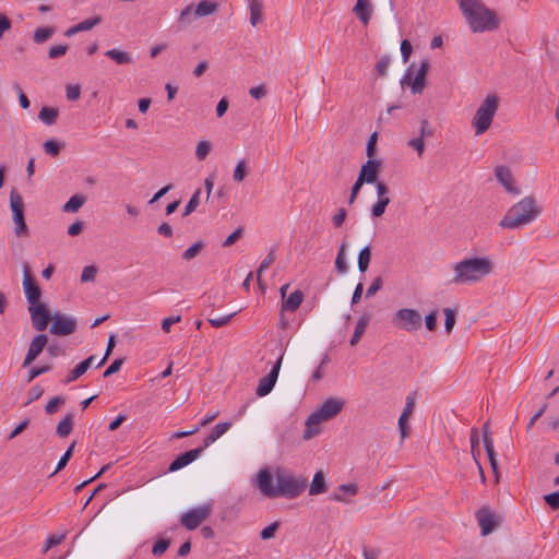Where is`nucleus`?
Listing matches in <instances>:
<instances>
[{
	"label": "nucleus",
	"mask_w": 559,
	"mask_h": 559,
	"mask_svg": "<svg viewBox=\"0 0 559 559\" xmlns=\"http://www.w3.org/2000/svg\"><path fill=\"white\" fill-rule=\"evenodd\" d=\"M381 168V162L369 158L360 168L357 180L359 183H374Z\"/></svg>",
	"instance_id": "nucleus-16"
},
{
	"label": "nucleus",
	"mask_w": 559,
	"mask_h": 559,
	"mask_svg": "<svg viewBox=\"0 0 559 559\" xmlns=\"http://www.w3.org/2000/svg\"><path fill=\"white\" fill-rule=\"evenodd\" d=\"M204 248L203 241H197L191 245L187 250L182 253V259L186 261H191L194 259Z\"/></svg>",
	"instance_id": "nucleus-37"
},
{
	"label": "nucleus",
	"mask_w": 559,
	"mask_h": 559,
	"mask_svg": "<svg viewBox=\"0 0 559 559\" xmlns=\"http://www.w3.org/2000/svg\"><path fill=\"white\" fill-rule=\"evenodd\" d=\"M66 402L63 396H55L52 397L45 406V412L48 415L55 414L60 405H63Z\"/></svg>",
	"instance_id": "nucleus-44"
},
{
	"label": "nucleus",
	"mask_w": 559,
	"mask_h": 559,
	"mask_svg": "<svg viewBox=\"0 0 559 559\" xmlns=\"http://www.w3.org/2000/svg\"><path fill=\"white\" fill-rule=\"evenodd\" d=\"M392 322L408 332L416 331L421 326V316L415 309L402 308L394 313Z\"/></svg>",
	"instance_id": "nucleus-10"
},
{
	"label": "nucleus",
	"mask_w": 559,
	"mask_h": 559,
	"mask_svg": "<svg viewBox=\"0 0 559 559\" xmlns=\"http://www.w3.org/2000/svg\"><path fill=\"white\" fill-rule=\"evenodd\" d=\"M540 212L542 210L536 204L535 199L533 197H525L509 209L499 225L502 228H519L532 223Z\"/></svg>",
	"instance_id": "nucleus-4"
},
{
	"label": "nucleus",
	"mask_w": 559,
	"mask_h": 559,
	"mask_svg": "<svg viewBox=\"0 0 559 559\" xmlns=\"http://www.w3.org/2000/svg\"><path fill=\"white\" fill-rule=\"evenodd\" d=\"M246 175H247L246 160L242 159L236 165V168L233 174V179L237 182H241V181H243Z\"/></svg>",
	"instance_id": "nucleus-49"
},
{
	"label": "nucleus",
	"mask_w": 559,
	"mask_h": 559,
	"mask_svg": "<svg viewBox=\"0 0 559 559\" xmlns=\"http://www.w3.org/2000/svg\"><path fill=\"white\" fill-rule=\"evenodd\" d=\"M378 140L377 132H373L367 142L366 153L369 158H373L376 152V144Z\"/></svg>",
	"instance_id": "nucleus-61"
},
{
	"label": "nucleus",
	"mask_w": 559,
	"mask_h": 559,
	"mask_svg": "<svg viewBox=\"0 0 559 559\" xmlns=\"http://www.w3.org/2000/svg\"><path fill=\"white\" fill-rule=\"evenodd\" d=\"M97 274V267L95 265H87L83 269L81 274V282H94Z\"/></svg>",
	"instance_id": "nucleus-51"
},
{
	"label": "nucleus",
	"mask_w": 559,
	"mask_h": 559,
	"mask_svg": "<svg viewBox=\"0 0 559 559\" xmlns=\"http://www.w3.org/2000/svg\"><path fill=\"white\" fill-rule=\"evenodd\" d=\"M95 359V356L91 355L83 361H81L79 365H76L69 374L62 380L63 384H69L78 380L80 377H82L88 368L92 366V360Z\"/></svg>",
	"instance_id": "nucleus-20"
},
{
	"label": "nucleus",
	"mask_w": 559,
	"mask_h": 559,
	"mask_svg": "<svg viewBox=\"0 0 559 559\" xmlns=\"http://www.w3.org/2000/svg\"><path fill=\"white\" fill-rule=\"evenodd\" d=\"M346 253V243L343 242L338 249L336 259H335V269L340 274H344L347 272L348 266L345 259Z\"/></svg>",
	"instance_id": "nucleus-35"
},
{
	"label": "nucleus",
	"mask_w": 559,
	"mask_h": 559,
	"mask_svg": "<svg viewBox=\"0 0 559 559\" xmlns=\"http://www.w3.org/2000/svg\"><path fill=\"white\" fill-rule=\"evenodd\" d=\"M105 56L109 59L116 61L118 64H129L132 63V58L129 52L121 51L118 49H109L105 52Z\"/></svg>",
	"instance_id": "nucleus-31"
},
{
	"label": "nucleus",
	"mask_w": 559,
	"mask_h": 559,
	"mask_svg": "<svg viewBox=\"0 0 559 559\" xmlns=\"http://www.w3.org/2000/svg\"><path fill=\"white\" fill-rule=\"evenodd\" d=\"M10 207L12 211V219L14 222V234L16 237L28 236V227L24 218V202L22 197L15 189L10 192Z\"/></svg>",
	"instance_id": "nucleus-9"
},
{
	"label": "nucleus",
	"mask_w": 559,
	"mask_h": 559,
	"mask_svg": "<svg viewBox=\"0 0 559 559\" xmlns=\"http://www.w3.org/2000/svg\"><path fill=\"white\" fill-rule=\"evenodd\" d=\"M481 432H483V442H484L485 450H490V448L493 447V441H492V438H491L490 421L489 420H487L483 425Z\"/></svg>",
	"instance_id": "nucleus-43"
},
{
	"label": "nucleus",
	"mask_w": 559,
	"mask_h": 559,
	"mask_svg": "<svg viewBox=\"0 0 559 559\" xmlns=\"http://www.w3.org/2000/svg\"><path fill=\"white\" fill-rule=\"evenodd\" d=\"M408 418H409V416H404L403 414H401V416L399 418V429L401 432L402 441L405 440L409 435V428L407 426Z\"/></svg>",
	"instance_id": "nucleus-58"
},
{
	"label": "nucleus",
	"mask_w": 559,
	"mask_h": 559,
	"mask_svg": "<svg viewBox=\"0 0 559 559\" xmlns=\"http://www.w3.org/2000/svg\"><path fill=\"white\" fill-rule=\"evenodd\" d=\"M445 320H444V328L448 333H451L453 326L455 325V311L451 308H444L443 309Z\"/></svg>",
	"instance_id": "nucleus-47"
},
{
	"label": "nucleus",
	"mask_w": 559,
	"mask_h": 559,
	"mask_svg": "<svg viewBox=\"0 0 559 559\" xmlns=\"http://www.w3.org/2000/svg\"><path fill=\"white\" fill-rule=\"evenodd\" d=\"M28 312L31 314L32 324L36 331L43 332L46 330L50 320H52V316L50 311L44 302L28 306Z\"/></svg>",
	"instance_id": "nucleus-14"
},
{
	"label": "nucleus",
	"mask_w": 559,
	"mask_h": 559,
	"mask_svg": "<svg viewBox=\"0 0 559 559\" xmlns=\"http://www.w3.org/2000/svg\"><path fill=\"white\" fill-rule=\"evenodd\" d=\"M200 194H201V189H198L192 194L190 201L188 202V204L186 205V207L183 210V213H182L183 217L190 215L199 206V204H200Z\"/></svg>",
	"instance_id": "nucleus-40"
},
{
	"label": "nucleus",
	"mask_w": 559,
	"mask_h": 559,
	"mask_svg": "<svg viewBox=\"0 0 559 559\" xmlns=\"http://www.w3.org/2000/svg\"><path fill=\"white\" fill-rule=\"evenodd\" d=\"M345 406V402L337 397L326 399L320 407L311 413L306 419L304 439L309 440L320 432L318 426L337 416Z\"/></svg>",
	"instance_id": "nucleus-5"
},
{
	"label": "nucleus",
	"mask_w": 559,
	"mask_h": 559,
	"mask_svg": "<svg viewBox=\"0 0 559 559\" xmlns=\"http://www.w3.org/2000/svg\"><path fill=\"white\" fill-rule=\"evenodd\" d=\"M452 284H475L488 276L493 269L491 260L487 257L464 258L453 264Z\"/></svg>",
	"instance_id": "nucleus-2"
},
{
	"label": "nucleus",
	"mask_w": 559,
	"mask_h": 559,
	"mask_svg": "<svg viewBox=\"0 0 559 559\" xmlns=\"http://www.w3.org/2000/svg\"><path fill=\"white\" fill-rule=\"evenodd\" d=\"M498 107L499 97L496 94L487 95L472 120L476 135L485 133L490 128Z\"/></svg>",
	"instance_id": "nucleus-6"
},
{
	"label": "nucleus",
	"mask_w": 559,
	"mask_h": 559,
	"mask_svg": "<svg viewBox=\"0 0 559 559\" xmlns=\"http://www.w3.org/2000/svg\"><path fill=\"white\" fill-rule=\"evenodd\" d=\"M275 250L272 249L267 255L265 257V259L261 262L260 266L258 267L257 270V276H258V284L259 286L263 289L264 286H263V283L261 281V274L266 270L269 269V266L275 261Z\"/></svg>",
	"instance_id": "nucleus-34"
},
{
	"label": "nucleus",
	"mask_w": 559,
	"mask_h": 559,
	"mask_svg": "<svg viewBox=\"0 0 559 559\" xmlns=\"http://www.w3.org/2000/svg\"><path fill=\"white\" fill-rule=\"evenodd\" d=\"M68 45H56L49 48L48 58L57 59L64 56L68 51Z\"/></svg>",
	"instance_id": "nucleus-54"
},
{
	"label": "nucleus",
	"mask_w": 559,
	"mask_h": 559,
	"mask_svg": "<svg viewBox=\"0 0 559 559\" xmlns=\"http://www.w3.org/2000/svg\"><path fill=\"white\" fill-rule=\"evenodd\" d=\"M78 322L74 318L55 313L52 316V323L50 325V333L58 336H68L75 332Z\"/></svg>",
	"instance_id": "nucleus-12"
},
{
	"label": "nucleus",
	"mask_w": 559,
	"mask_h": 559,
	"mask_svg": "<svg viewBox=\"0 0 559 559\" xmlns=\"http://www.w3.org/2000/svg\"><path fill=\"white\" fill-rule=\"evenodd\" d=\"M74 447H75V441H73L70 444V447L67 449V451L62 454V456L60 457V460L57 464L56 469L50 474V476H53L55 474H57L58 472H60L61 469H63L67 466L68 462L72 457Z\"/></svg>",
	"instance_id": "nucleus-36"
},
{
	"label": "nucleus",
	"mask_w": 559,
	"mask_h": 559,
	"mask_svg": "<svg viewBox=\"0 0 559 559\" xmlns=\"http://www.w3.org/2000/svg\"><path fill=\"white\" fill-rule=\"evenodd\" d=\"M462 14L474 33H483L498 28L499 21L495 12L480 0H457Z\"/></svg>",
	"instance_id": "nucleus-3"
},
{
	"label": "nucleus",
	"mask_w": 559,
	"mask_h": 559,
	"mask_svg": "<svg viewBox=\"0 0 559 559\" xmlns=\"http://www.w3.org/2000/svg\"><path fill=\"white\" fill-rule=\"evenodd\" d=\"M102 21H103L102 16L100 15H96V16L86 19V20L78 23L76 25H78L79 31L81 33V32H86V31L92 29L93 27H95L98 24H100Z\"/></svg>",
	"instance_id": "nucleus-39"
},
{
	"label": "nucleus",
	"mask_w": 559,
	"mask_h": 559,
	"mask_svg": "<svg viewBox=\"0 0 559 559\" xmlns=\"http://www.w3.org/2000/svg\"><path fill=\"white\" fill-rule=\"evenodd\" d=\"M407 145L414 150H416L418 156H421L424 151H425V143H424V139L421 138H414V139H411L408 142H407Z\"/></svg>",
	"instance_id": "nucleus-60"
},
{
	"label": "nucleus",
	"mask_w": 559,
	"mask_h": 559,
	"mask_svg": "<svg viewBox=\"0 0 559 559\" xmlns=\"http://www.w3.org/2000/svg\"><path fill=\"white\" fill-rule=\"evenodd\" d=\"M326 484L324 473L322 471H318L309 487V495L316 496L326 491Z\"/></svg>",
	"instance_id": "nucleus-26"
},
{
	"label": "nucleus",
	"mask_w": 559,
	"mask_h": 559,
	"mask_svg": "<svg viewBox=\"0 0 559 559\" xmlns=\"http://www.w3.org/2000/svg\"><path fill=\"white\" fill-rule=\"evenodd\" d=\"M66 538V534H60V535H50L47 539H46V546H45V549L44 551H47L48 549H50L51 547H55L57 545H59L63 539Z\"/></svg>",
	"instance_id": "nucleus-64"
},
{
	"label": "nucleus",
	"mask_w": 559,
	"mask_h": 559,
	"mask_svg": "<svg viewBox=\"0 0 559 559\" xmlns=\"http://www.w3.org/2000/svg\"><path fill=\"white\" fill-rule=\"evenodd\" d=\"M545 503L552 510H559V490L543 497Z\"/></svg>",
	"instance_id": "nucleus-53"
},
{
	"label": "nucleus",
	"mask_w": 559,
	"mask_h": 559,
	"mask_svg": "<svg viewBox=\"0 0 559 559\" xmlns=\"http://www.w3.org/2000/svg\"><path fill=\"white\" fill-rule=\"evenodd\" d=\"M219 5L213 0H202L198 4H188L179 14L178 23L180 28L192 24L197 19L206 17L218 12Z\"/></svg>",
	"instance_id": "nucleus-7"
},
{
	"label": "nucleus",
	"mask_w": 559,
	"mask_h": 559,
	"mask_svg": "<svg viewBox=\"0 0 559 559\" xmlns=\"http://www.w3.org/2000/svg\"><path fill=\"white\" fill-rule=\"evenodd\" d=\"M235 314L236 312L219 318H209L207 321L213 328H222L226 325Z\"/></svg>",
	"instance_id": "nucleus-55"
},
{
	"label": "nucleus",
	"mask_w": 559,
	"mask_h": 559,
	"mask_svg": "<svg viewBox=\"0 0 559 559\" xmlns=\"http://www.w3.org/2000/svg\"><path fill=\"white\" fill-rule=\"evenodd\" d=\"M250 24L254 27L262 19L263 4L261 0H250Z\"/></svg>",
	"instance_id": "nucleus-28"
},
{
	"label": "nucleus",
	"mask_w": 559,
	"mask_h": 559,
	"mask_svg": "<svg viewBox=\"0 0 559 559\" xmlns=\"http://www.w3.org/2000/svg\"><path fill=\"white\" fill-rule=\"evenodd\" d=\"M383 285V281H382V277L381 276H378L376 277L371 285L368 287L367 292H366V297H372L374 296L382 287Z\"/></svg>",
	"instance_id": "nucleus-57"
},
{
	"label": "nucleus",
	"mask_w": 559,
	"mask_h": 559,
	"mask_svg": "<svg viewBox=\"0 0 559 559\" xmlns=\"http://www.w3.org/2000/svg\"><path fill=\"white\" fill-rule=\"evenodd\" d=\"M390 61H391L390 56L385 55V56H382L376 63V71L380 76L386 75L388 69L390 66Z\"/></svg>",
	"instance_id": "nucleus-46"
},
{
	"label": "nucleus",
	"mask_w": 559,
	"mask_h": 559,
	"mask_svg": "<svg viewBox=\"0 0 559 559\" xmlns=\"http://www.w3.org/2000/svg\"><path fill=\"white\" fill-rule=\"evenodd\" d=\"M44 394V389L40 385H34L28 391V401L25 405L31 404L32 402L38 400Z\"/></svg>",
	"instance_id": "nucleus-63"
},
{
	"label": "nucleus",
	"mask_w": 559,
	"mask_h": 559,
	"mask_svg": "<svg viewBox=\"0 0 559 559\" xmlns=\"http://www.w3.org/2000/svg\"><path fill=\"white\" fill-rule=\"evenodd\" d=\"M369 321H370L369 314H364L362 317L359 318V320L356 323L355 331L349 341V344L352 346H356L359 343L361 336L364 335V333L369 324Z\"/></svg>",
	"instance_id": "nucleus-25"
},
{
	"label": "nucleus",
	"mask_w": 559,
	"mask_h": 559,
	"mask_svg": "<svg viewBox=\"0 0 559 559\" xmlns=\"http://www.w3.org/2000/svg\"><path fill=\"white\" fill-rule=\"evenodd\" d=\"M55 34L53 26L38 27L33 34V40L36 44H43Z\"/></svg>",
	"instance_id": "nucleus-33"
},
{
	"label": "nucleus",
	"mask_w": 559,
	"mask_h": 559,
	"mask_svg": "<svg viewBox=\"0 0 559 559\" xmlns=\"http://www.w3.org/2000/svg\"><path fill=\"white\" fill-rule=\"evenodd\" d=\"M282 360L283 356H280L271 371L260 379L255 391L258 396H265L272 391L280 373Z\"/></svg>",
	"instance_id": "nucleus-15"
},
{
	"label": "nucleus",
	"mask_w": 559,
	"mask_h": 559,
	"mask_svg": "<svg viewBox=\"0 0 559 559\" xmlns=\"http://www.w3.org/2000/svg\"><path fill=\"white\" fill-rule=\"evenodd\" d=\"M86 198L82 194L72 195L62 207L66 213H76L85 203Z\"/></svg>",
	"instance_id": "nucleus-30"
},
{
	"label": "nucleus",
	"mask_w": 559,
	"mask_h": 559,
	"mask_svg": "<svg viewBox=\"0 0 559 559\" xmlns=\"http://www.w3.org/2000/svg\"><path fill=\"white\" fill-rule=\"evenodd\" d=\"M59 110L55 107H43L38 114V119L47 126L56 123Z\"/></svg>",
	"instance_id": "nucleus-29"
},
{
	"label": "nucleus",
	"mask_w": 559,
	"mask_h": 559,
	"mask_svg": "<svg viewBox=\"0 0 559 559\" xmlns=\"http://www.w3.org/2000/svg\"><path fill=\"white\" fill-rule=\"evenodd\" d=\"M353 12L364 25H367L372 14V4L370 0H357Z\"/></svg>",
	"instance_id": "nucleus-22"
},
{
	"label": "nucleus",
	"mask_w": 559,
	"mask_h": 559,
	"mask_svg": "<svg viewBox=\"0 0 559 559\" xmlns=\"http://www.w3.org/2000/svg\"><path fill=\"white\" fill-rule=\"evenodd\" d=\"M204 451V447H199L193 450L187 451L177 456L169 465V472H176L195 461Z\"/></svg>",
	"instance_id": "nucleus-19"
},
{
	"label": "nucleus",
	"mask_w": 559,
	"mask_h": 559,
	"mask_svg": "<svg viewBox=\"0 0 559 559\" xmlns=\"http://www.w3.org/2000/svg\"><path fill=\"white\" fill-rule=\"evenodd\" d=\"M483 536L493 532L502 522V518L492 512L488 507H481L475 514Z\"/></svg>",
	"instance_id": "nucleus-11"
},
{
	"label": "nucleus",
	"mask_w": 559,
	"mask_h": 559,
	"mask_svg": "<svg viewBox=\"0 0 559 559\" xmlns=\"http://www.w3.org/2000/svg\"><path fill=\"white\" fill-rule=\"evenodd\" d=\"M304 300V293L299 289L293 292L286 299L282 302V310L284 311H296L300 304Z\"/></svg>",
	"instance_id": "nucleus-24"
},
{
	"label": "nucleus",
	"mask_w": 559,
	"mask_h": 559,
	"mask_svg": "<svg viewBox=\"0 0 559 559\" xmlns=\"http://www.w3.org/2000/svg\"><path fill=\"white\" fill-rule=\"evenodd\" d=\"M123 365V358H117L115 359L108 367L107 369L105 370L103 377L104 378H108L110 376H112L114 373H117L120 368L122 367Z\"/></svg>",
	"instance_id": "nucleus-56"
},
{
	"label": "nucleus",
	"mask_w": 559,
	"mask_h": 559,
	"mask_svg": "<svg viewBox=\"0 0 559 559\" xmlns=\"http://www.w3.org/2000/svg\"><path fill=\"white\" fill-rule=\"evenodd\" d=\"M213 501H207L188 510L180 516V524L188 531L198 528L213 512Z\"/></svg>",
	"instance_id": "nucleus-8"
},
{
	"label": "nucleus",
	"mask_w": 559,
	"mask_h": 559,
	"mask_svg": "<svg viewBox=\"0 0 559 559\" xmlns=\"http://www.w3.org/2000/svg\"><path fill=\"white\" fill-rule=\"evenodd\" d=\"M429 61L427 59H424L420 61L419 69L417 71V74L412 83V92L414 94H420L425 87V79L427 75V72L429 70Z\"/></svg>",
	"instance_id": "nucleus-21"
},
{
	"label": "nucleus",
	"mask_w": 559,
	"mask_h": 559,
	"mask_svg": "<svg viewBox=\"0 0 559 559\" xmlns=\"http://www.w3.org/2000/svg\"><path fill=\"white\" fill-rule=\"evenodd\" d=\"M231 427L230 421L219 423L213 427L211 432L204 438L203 445L204 449L214 443L217 439H219L229 428Z\"/></svg>",
	"instance_id": "nucleus-23"
},
{
	"label": "nucleus",
	"mask_w": 559,
	"mask_h": 559,
	"mask_svg": "<svg viewBox=\"0 0 559 559\" xmlns=\"http://www.w3.org/2000/svg\"><path fill=\"white\" fill-rule=\"evenodd\" d=\"M390 199H378V201L371 207V214L373 217H380L384 214L386 206L390 203Z\"/></svg>",
	"instance_id": "nucleus-42"
},
{
	"label": "nucleus",
	"mask_w": 559,
	"mask_h": 559,
	"mask_svg": "<svg viewBox=\"0 0 559 559\" xmlns=\"http://www.w3.org/2000/svg\"><path fill=\"white\" fill-rule=\"evenodd\" d=\"M67 92V98L71 102H74L80 98L81 95V87L80 85H68L66 88Z\"/></svg>",
	"instance_id": "nucleus-62"
},
{
	"label": "nucleus",
	"mask_w": 559,
	"mask_h": 559,
	"mask_svg": "<svg viewBox=\"0 0 559 559\" xmlns=\"http://www.w3.org/2000/svg\"><path fill=\"white\" fill-rule=\"evenodd\" d=\"M273 476L267 469H261L257 475V487L267 498H296L307 487V480L289 474L277 472L276 486L272 485Z\"/></svg>",
	"instance_id": "nucleus-1"
},
{
	"label": "nucleus",
	"mask_w": 559,
	"mask_h": 559,
	"mask_svg": "<svg viewBox=\"0 0 559 559\" xmlns=\"http://www.w3.org/2000/svg\"><path fill=\"white\" fill-rule=\"evenodd\" d=\"M169 546H170V540L159 538L153 545L152 554L156 557H160L168 549Z\"/></svg>",
	"instance_id": "nucleus-45"
},
{
	"label": "nucleus",
	"mask_w": 559,
	"mask_h": 559,
	"mask_svg": "<svg viewBox=\"0 0 559 559\" xmlns=\"http://www.w3.org/2000/svg\"><path fill=\"white\" fill-rule=\"evenodd\" d=\"M115 345H116V335L110 334L108 337V343H107L105 355L102 358V360L96 365V368L102 367L107 361V359L109 358V356L111 355V353L115 348Z\"/></svg>",
	"instance_id": "nucleus-50"
},
{
	"label": "nucleus",
	"mask_w": 559,
	"mask_h": 559,
	"mask_svg": "<svg viewBox=\"0 0 559 559\" xmlns=\"http://www.w3.org/2000/svg\"><path fill=\"white\" fill-rule=\"evenodd\" d=\"M51 370L50 365H44L40 367H33L28 370L27 373V382H32L35 378L39 377L40 374H44Z\"/></svg>",
	"instance_id": "nucleus-48"
},
{
	"label": "nucleus",
	"mask_w": 559,
	"mask_h": 559,
	"mask_svg": "<svg viewBox=\"0 0 559 559\" xmlns=\"http://www.w3.org/2000/svg\"><path fill=\"white\" fill-rule=\"evenodd\" d=\"M370 260L371 248L369 246H366L358 253L357 266L360 273H365L368 270Z\"/></svg>",
	"instance_id": "nucleus-32"
},
{
	"label": "nucleus",
	"mask_w": 559,
	"mask_h": 559,
	"mask_svg": "<svg viewBox=\"0 0 559 559\" xmlns=\"http://www.w3.org/2000/svg\"><path fill=\"white\" fill-rule=\"evenodd\" d=\"M212 150V144L209 141H200L197 145L195 157L198 160H204Z\"/></svg>",
	"instance_id": "nucleus-38"
},
{
	"label": "nucleus",
	"mask_w": 559,
	"mask_h": 559,
	"mask_svg": "<svg viewBox=\"0 0 559 559\" xmlns=\"http://www.w3.org/2000/svg\"><path fill=\"white\" fill-rule=\"evenodd\" d=\"M48 343L46 334H37L31 342L27 354L23 360L22 367L29 366L43 352Z\"/></svg>",
	"instance_id": "nucleus-17"
},
{
	"label": "nucleus",
	"mask_w": 559,
	"mask_h": 559,
	"mask_svg": "<svg viewBox=\"0 0 559 559\" xmlns=\"http://www.w3.org/2000/svg\"><path fill=\"white\" fill-rule=\"evenodd\" d=\"M23 288L28 306L41 304L39 301L41 290L32 277L29 267L27 264L23 265Z\"/></svg>",
	"instance_id": "nucleus-13"
},
{
	"label": "nucleus",
	"mask_w": 559,
	"mask_h": 559,
	"mask_svg": "<svg viewBox=\"0 0 559 559\" xmlns=\"http://www.w3.org/2000/svg\"><path fill=\"white\" fill-rule=\"evenodd\" d=\"M495 176L509 193L520 194V189L513 185L514 179L509 167L503 165L496 166Z\"/></svg>",
	"instance_id": "nucleus-18"
},
{
	"label": "nucleus",
	"mask_w": 559,
	"mask_h": 559,
	"mask_svg": "<svg viewBox=\"0 0 559 559\" xmlns=\"http://www.w3.org/2000/svg\"><path fill=\"white\" fill-rule=\"evenodd\" d=\"M278 526H280L278 522H273L269 526L264 527L260 533L261 538L266 540V539L274 537L275 532L278 528Z\"/></svg>",
	"instance_id": "nucleus-59"
},
{
	"label": "nucleus",
	"mask_w": 559,
	"mask_h": 559,
	"mask_svg": "<svg viewBox=\"0 0 559 559\" xmlns=\"http://www.w3.org/2000/svg\"><path fill=\"white\" fill-rule=\"evenodd\" d=\"M73 425H74V415H73V413H69L57 425V429H56L57 436H59L60 438L68 437L73 429Z\"/></svg>",
	"instance_id": "nucleus-27"
},
{
	"label": "nucleus",
	"mask_w": 559,
	"mask_h": 559,
	"mask_svg": "<svg viewBox=\"0 0 559 559\" xmlns=\"http://www.w3.org/2000/svg\"><path fill=\"white\" fill-rule=\"evenodd\" d=\"M415 405H416V392H411L406 396V403H405V407H404L402 414L404 416H409L411 417V415L414 412Z\"/></svg>",
	"instance_id": "nucleus-52"
},
{
	"label": "nucleus",
	"mask_w": 559,
	"mask_h": 559,
	"mask_svg": "<svg viewBox=\"0 0 559 559\" xmlns=\"http://www.w3.org/2000/svg\"><path fill=\"white\" fill-rule=\"evenodd\" d=\"M43 146H44L45 153L50 156H53V157L59 155L61 147H62V145L53 139L47 140L46 142H44Z\"/></svg>",
	"instance_id": "nucleus-41"
}]
</instances>
